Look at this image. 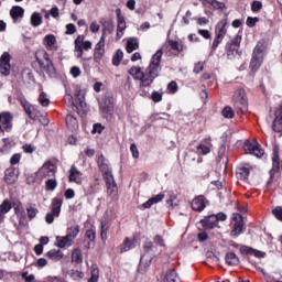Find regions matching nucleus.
Segmentation results:
<instances>
[{
    "label": "nucleus",
    "instance_id": "nucleus-1",
    "mask_svg": "<svg viewBox=\"0 0 282 282\" xmlns=\"http://www.w3.org/2000/svg\"><path fill=\"white\" fill-rule=\"evenodd\" d=\"M163 54L164 52L162 50L156 51V54L152 56L150 64L144 72H142L141 67L135 66L131 67L129 70L130 76H133L134 80H140L139 94L142 98H149V96H151L149 90H145V87H151L155 78L160 76V73L162 72Z\"/></svg>",
    "mask_w": 282,
    "mask_h": 282
},
{
    "label": "nucleus",
    "instance_id": "nucleus-2",
    "mask_svg": "<svg viewBox=\"0 0 282 282\" xmlns=\"http://www.w3.org/2000/svg\"><path fill=\"white\" fill-rule=\"evenodd\" d=\"M37 65L50 78H56V68L47 51H40L35 54V62H32V67L36 69Z\"/></svg>",
    "mask_w": 282,
    "mask_h": 282
},
{
    "label": "nucleus",
    "instance_id": "nucleus-3",
    "mask_svg": "<svg viewBox=\"0 0 282 282\" xmlns=\"http://www.w3.org/2000/svg\"><path fill=\"white\" fill-rule=\"evenodd\" d=\"M232 102L237 113H248V96L246 95V89L238 88L234 93Z\"/></svg>",
    "mask_w": 282,
    "mask_h": 282
},
{
    "label": "nucleus",
    "instance_id": "nucleus-4",
    "mask_svg": "<svg viewBox=\"0 0 282 282\" xmlns=\"http://www.w3.org/2000/svg\"><path fill=\"white\" fill-rule=\"evenodd\" d=\"M279 145H275L272 152V167L269 171V180L267 181V186H272L276 177V173H281V156L279 155Z\"/></svg>",
    "mask_w": 282,
    "mask_h": 282
},
{
    "label": "nucleus",
    "instance_id": "nucleus-5",
    "mask_svg": "<svg viewBox=\"0 0 282 282\" xmlns=\"http://www.w3.org/2000/svg\"><path fill=\"white\" fill-rule=\"evenodd\" d=\"M226 25H228V19H223L216 24L215 39L212 44L213 52L217 51V47H219L220 43L226 39V34H228Z\"/></svg>",
    "mask_w": 282,
    "mask_h": 282
},
{
    "label": "nucleus",
    "instance_id": "nucleus-6",
    "mask_svg": "<svg viewBox=\"0 0 282 282\" xmlns=\"http://www.w3.org/2000/svg\"><path fill=\"white\" fill-rule=\"evenodd\" d=\"M241 41L242 36L237 34L234 39L226 43L225 50L228 58H235V56H241Z\"/></svg>",
    "mask_w": 282,
    "mask_h": 282
},
{
    "label": "nucleus",
    "instance_id": "nucleus-7",
    "mask_svg": "<svg viewBox=\"0 0 282 282\" xmlns=\"http://www.w3.org/2000/svg\"><path fill=\"white\" fill-rule=\"evenodd\" d=\"M107 195L110 198V202H118L120 199V195L118 194V184L116 183V178L109 177L105 180Z\"/></svg>",
    "mask_w": 282,
    "mask_h": 282
},
{
    "label": "nucleus",
    "instance_id": "nucleus-8",
    "mask_svg": "<svg viewBox=\"0 0 282 282\" xmlns=\"http://www.w3.org/2000/svg\"><path fill=\"white\" fill-rule=\"evenodd\" d=\"M113 96H111V94H106L99 101V109L101 113H106V116L113 113Z\"/></svg>",
    "mask_w": 282,
    "mask_h": 282
},
{
    "label": "nucleus",
    "instance_id": "nucleus-9",
    "mask_svg": "<svg viewBox=\"0 0 282 282\" xmlns=\"http://www.w3.org/2000/svg\"><path fill=\"white\" fill-rule=\"evenodd\" d=\"M232 221H234V227L230 231V237H234V239H237L239 235L243 234V216L241 214H234L232 215Z\"/></svg>",
    "mask_w": 282,
    "mask_h": 282
},
{
    "label": "nucleus",
    "instance_id": "nucleus-10",
    "mask_svg": "<svg viewBox=\"0 0 282 282\" xmlns=\"http://www.w3.org/2000/svg\"><path fill=\"white\" fill-rule=\"evenodd\" d=\"M21 105L30 120H39V117L43 113L39 106H34L28 102V100H22Z\"/></svg>",
    "mask_w": 282,
    "mask_h": 282
},
{
    "label": "nucleus",
    "instance_id": "nucleus-11",
    "mask_svg": "<svg viewBox=\"0 0 282 282\" xmlns=\"http://www.w3.org/2000/svg\"><path fill=\"white\" fill-rule=\"evenodd\" d=\"M245 153H249V155H254L256 158H263V149H261V144L258 142L245 141L243 143Z\"/></svg>",
    "mask_w": 282,
    "mask_h": 282
},
{
    "label": "nucleus",
    "instance_id": "nucleus-12",
    "mask_svg": "<svg viewBox=\"0 0 282 282\" xmlns=\"http://www.w3.org/2000/svg\"><path fill=\"white\" fill-rule=\"evenodd\" d=\"M39 175L42 180L47 177H56V164L51 161L45 162L39 170Z\"/></svg>",
    "mask_w": 282,
    "mask_h": 282
},
{
    "label": "nucleus",
    "instance_id": "nucleus-13",
    "mask_svg": "<svg viewBox=\"0 0 282 282\" xmlns=\"http://www.w3.org/2000/svg\"><path fill=\"white\" fill-rule=\"evenodd\" d=\"M11 61L12 55H10L8 52H3L0 56V74H2V76H10V69L12 67L10 65Z\"/></svg>",
    "mask_w": 282,
    "mask_h": 282
},
{
    "label": "nucleus",
    "instance_id": "nucleus-14",
    "mask_svg": "<svg viewBox=\"0 0 282 282\" xmlns=\"http://www.w3.org/2000/svg\"><path fill=\"white\" fill-rule=\"evenodd\" d=\"M97 165L99 171L102 173L104 180H109V177H113V173L111 172V167H109V163H107V159H105V155L100 154L98 156Z\"/></svg>",
    "mask_w": 282,
    "mask_h": 282
},
{
    "label": "nucleus",
    "instance_id": "nucleus-15",
    "mask_svg": "<svg viewBox=\"0 0 282 282\" xmlns=\"http://www.w3.org/2000/svg\"><path fill=\"white\" fill-rule=\"evenodd\" d=\"M210 204V202H208V199H206V196L204 195H198L196 196L192 203H191V208L192 210H194L195 213H202L204 212V209L206 208V206H208Z\"/></svg>",
    "mask_w": 282,
    "mask_h": 282
},
{
    "label": "nucleus",
    "instance_id": "nucleus-16",
    "mask_svg": "<svg viewBox=\"0 0 282 282\" xmlns=\"http://www.w3.org/2000/svg\"><path fill=\"white\" fill-rule=\"evenodd\" d=\"M12 120L14 116L12 112L3 111L0 113V131H10L12 129Z\"/></svg>",
    "mask_w": 282,
    "mask_h": 282
},
{
    "label": "nucleus",
    "instance_id": "nucleus-17",
    "mask_svg": "<svg viewBox=\"0 0 282 282\" xmlns=\"http://www.w3.org/2000/svg\"><path fill=\"white\" fill-rule=\"evenodd\" d=\"M105 56V33H102L99 42L95 45L93 58L95 63L100 64Z\"/></svg>",
    "mask_w": 282,
    "mask_h": 282
},
{
    "label": "nucleus",
    "instance_id": "nucleus-18",
    "mask_svg": "<svg viewBox=\"0 0 282 282\" xmlns=\"http://www.w3.org/2000/svg\"><path fill=\"white\" fill-rule=\"evenodd\" d=\"M200 226L205 230H214V228H218L219 224L217 223V218H215V214L205 216L203 219L199 220Z\"/></svg>",
    "mask_w": 282,
    "mask_h": 282
},
{
    "label": "nucleus",
    "instance_id": "nucleus-19",
    "mask_svg": "<svg viewBox=\"0 0 282 282\" xmlns=\"http://www.w3.org/2000/svg\"><path fill=\"white\" fill-rule=\"evenodd\" d=\"M138 239L126 237L122 243L118 247L120 254H124V252H129V250H133L135 248Z\"/></svg>",
    "mask_w": 282,
    "mask_h": 282
},
{
    "label": "nucleus",
    "instance_id": "nucleus-20",
    "mask_svg": "<svg viewBox=\"0 0 282 282\" xmlns=\"http://www.w3.org/2000/svg\"><path fill=\"white\" fill-rule=\"evenodd\" d=\"M68 181L75 182V184H83V172H80L76 165L70 166Z\"/></svg>",
    "mask_w": 282,
    "mask_h": 282
},
{
    "label": "nucleus",
    "instance_id": "nucleus-21",
    "mask_svg": "<svg viewBox=\"0 0 282 282\" xmlns=\"http://www.w3.org/2000/svg\"><path fill=\"white\" fill-rule=\"evenodd\" d=\"M17 180H19V173L17 172V169L9 167L4 171L6 184H9V185L17 184Z\"/></svg>",
    "mask_w": 282,
    "mask_h": 282
},
{
    "label": "nucleus",
    "instance_id": "nucleus-22",
    "mask_svg": "<svg viewBox=\"0 0 282 282\" xmlns=\"http://www.w3.org/2000/svg\"><path fill=\"white\" fill-rule=\"evenodd\" d=\"M155 249V246L153 245V241H145L143 242V253L141 254V261L144 259V257H149L150 259H153L154 253L153 250Z\"/></svg>",
    "mask_w": 282,
    "mask_h": 282
},
{
    "label": "nucleus",
    "instance_id": "nucleus-23",
    "mask_svg": "<svg viewBox=\"0 0 282 282\" xmlns=\"http://www.w3.org/2000/svg\"><path fill=\"white\" fill-rule=\"evenodd\" d=\"M23 14H25V9H23L22 7L15 6L12 7V9L10 10V17L14 21V23H17L19 19H23Z\"/></svg>",
    "mask_w": 282,
    "mask_h": 282
},
{
    "label": "nucleus",
    "instance_id": "nucleus-24",
    "mask_svg": "<svg viewBox=\"0 0 282 282\" xmlns=\"http://www.w3.org/2000/svg\"><path fill=\"white\" fill-rule=\"evenodd\" d=\"M51 207L53 215H55V217H58L61 215V208H63V198L54 197L52 199Z\"/></svg>",
    "mask_w": 282,
    "mask_h": 282
},
{
    "label": "nucleus",
    "instance_id": "nucleus-25",
    "mask_svg": "<svg viewBox=\"0 0 282 282\" xmlns=\"http://www.w3.org/2000/svg\"><path fill=\"white\" fill-rule=\"evenodd\" d=\"M56 241L57 248H70V246H74V240H72L68 236H57Z\"/></svg>",
    "mask_w": 282,
    "mask_h": 282
},
{
    "label": "nucleus",
    "instance_id": "nucleus-26",
    "mask_svg": "<svg viewBox=\"0 0 282 282\" xmlns=\"http://www.w3.org/2000/svg\"><path fill=\"white\" fill-rule=\"evenodd\" d=\"M261 65H263V56L252 55L251 62L249 65L251 72H259Z\"/></svg>",
    "mask_w": 282,
    "mask_h": 282
},
{
    "label": "nucleus",
    "instance_id": "nucleus-27",
    "mask_svg": "<svg viewBox=\"0 0 282 282\" xmlns=\"http://www.w3.org/2000/svg\"><path fill=\"white\" fill-rule=\"evenodd\" d=\"M268 50V46L265 44V40L258 41L257 45L253 48L252 55L253 56H263L265 54V51Z\"/></svg>",
    "mask_w": 282,
    "mask_h": 282
},
{
    "label": "nucleus",
    "instance_id": "nucleus-28",
    "mask_svg": "<svg viewBox=\"0 0 282 282\" xmlns=\"http://www.w3.org/2000/svg\"><path fill=\"white\" fill-rule=\"evenodd\" d=\"M80 235V225H72L66 229V237H68L73 242L76 237Z\"/></svg>",
    "mask_w": 282,
    "mask_h": 282
},
{
    "label": "nucleus",
    "instance_id": "nucleus-29",
    "mask_svg": "<svg viewBox=\"0 0 282 282\" xmlns=\"http://www.w3.org/2000/svg\"><path fill=\"white\" fill-rule=\"evenodd\" d=\"M236 177L242 182H248V177H250V169L246 166L238 167L236 171Z\"/></svg>",
    "mask_w": 282,
    "mask_h": 282
},
{
    "label": "nucleus",
    "instance_id": "nucleus-30",
    "mask_svg": "<svg viewBox=\"0 0 282 282\" xmlns=\"http://www.w3.org/2000/svg\"><path fill=\"white\" fill-rule=\"evenodd\" d=\"M66 127L69 131H76L78 129V119L73 115H67L65 118Z\"/></svg>",
    "mask_w": 282,
    "mask_h": 282
},
{
    "label": "nucleus",
    "instance_id": "nucleus-31",
    "mask_svg": "<svg viewBox=\"0 0 282 282\" xmlns=\"http://www.w3.org/2000/svg\"><path fill=\"white\" fill-rule=\"evenodd\" d=\"M225 261L227 265H239V263H241L239 257H237V253L235 252H227L225 256Z\"/></svg>",
    "mask_w": 282,
    "mask_h": 282
},
{
    "label": "nucleus",
    "instance_id": "nucleus-32",
    "mask_svg": "<svg viewBox=\"0 0 282 282\" xmlns=\"http://www.w3.org/2000/svg\"><path fill=\"white\" fill-rule=\"evenodd\" d=\"M140 48V44L138 43V39L132 37L130 40H128L127 42V46H126V51L128 54H131L133 52H135V50Z\"/></svg>",
    "mask_w": 282,
    "mask_h": 282
},
{
    "label": "nucleus",
    "instance_id": "nucleus-33",
    "mask_svg": "<svg viewBox=\"0 0 282 282\" xmlns=\"http://www.w3.org/2000/svg\"><path fill=\"white\" fill-rule=\"evenodd\" d=\"M36 205L34 204H28L26 205V215L29 221H32L39 215V208L35 207Z\"/></svg>",
    "mask_w": 282,
    "mask_h": 282
},
{
    "label": "nucleus",
    "instance_id": "nucleus-34",
    "mask_svg": "<svg viewBox=\"0 0 282 282\" xmlns=\"http://www.w3.org/2000/svg\"><path fill=\"white\" fill-rule=\"evenodd\" d=\"M12 207H13L14 214L17 215V217H19V219H23V217H25V209L23 208V204L21 202L13 203Z\"/></svg>",
    "mask_w": 282,
    "mask_h": 282
},
{
    "label": "nucleus",
    "instance_id": "nucleus-35",
    "mask_svg": "<svg viewBox=\"0 0 282 282\" xmlns=\"http://www.w3.org/2000/svg\"><path fill=\"white\" fill-rule=\"evenodd\" d=\"M107 232H109V223L107 220L100 221V237L101 241H107Z\"/></svg>",
    "mask_w": 282,
    "mask_h": 282
},
{
    "label": "nucleus",
    "instance_id": "nucleus-36",
    "mask_svg": "<svg viewBox=\"0 0 282 282\" xmlns=\"http://www.w3.org/2000/svg\"><path fill=\"white\" fill-rule=\"evenodd\" d=\"M44 43L46 45V50H54V45H56V36L54 34L45 35Z\"/></svg>",
    "mask_w": 282,
    "mask_h": 282
},
{
    "label": "nucleus",
    "instance_id": "nucleus-37",
    "mask_svg": "<svg viewBox=\"0 0 282 282\" xmlns=\"http://www.w3.org/2000/svg\"><path fill=\"white\" fill-rule=\"evenodd\" d=\"M58 186V181H56V177L48 178L45 181V191H50L51 193H54Z\"/></svg>",
    "mask_w": 282,
    "mask_h": 282
},
{
    "label": "nucleus",
    "instance_id": "nucleus-38",
    "mask_svg": "<svg viewBox=\"0 0 282 282\" xmlns=\"http://www.w3.org/2000/svg\"><path fill=\"white\" fill-rule=\"evenodd\" d=\"M46 257L52 261H61V259H63V252H61V250L53 249L46 253Z\"/></svg>",
    "mask_w": 282,
    "mask_h": 282
},
{
    "label": "nucleus",
    "instance_id": "nucleus-39",
    "mask_svg": "<svg viewBox=\"0 0 282 282\" xmlns=\"http://www.w3.org/2000/svg\"><path fill=\"white\" fill-rule=\"evenodd\" d=\"M122 58H124V53L122 52V50H117L113 57H112V65H115V67H118L120 65V63H122Z\"/></svg>",
    "mask_w": 282,
    "mask_h": 282
},
{
    "label": "nucleus",
    "instance_id": "nucleus-40",
    "mask_svg": "<svg viewBox=\"0 0 282 282\" xmlns=\"http://www.w3.org/2000/svg\"><path fill=\"white\" fill-rule=\"evenodd\" d=\"M41 23H43V17H41V13L34 12L31 15V25L33 28H39V25H41Z\"/></svg>",
    "mask_w": 282,
    "mask_h": 282
},
{
    "label": "nucleus",
    "instance_id": "nucleus-41",
    "mask_svg": "<svg viewBox=\"0 0 282 282\" xmlns=\"http://www.w3.org/2000/svg\"><path fill=\"white\" fill-rule=\"evenodd\" d=\"M207 3L214 8V10H220L224 12L226 10V3L218 0H207Z\"/></svg>",
    "mask_w": 282,
    "mask_h": 282
},
{
    "label": "nucleus",
    "instance_id": "nucleus-42",
    "mask_svg": "<svg viewBox=\"0 0 282 282\" xmlns=\"http://www.w3.org/2000/svg\"><path fill=\"white\" fill-rule=\"evenodd\" d=\"M12 202L10 199L6 198L2 204H0V212L4 215H8L9 210H12Z\"/></svg>",
    "mask_w": 282,
    "mask_h": 282
},
{
    "label": "nucleus",
    "instance_id": "nucleus-43",
    "mask_svg": "<svg viewBox=\"0 0 282 282\" xmlns=\"http://www.w3.org/2000/svg\"><path fill=\"white\" fill-rule=\"evenodd\" d=\"M272 130L275 133H282V117H275L272 122Z\"/></svg>",
    "mask_w": 282,
    "mask_h": 282
},
{
    "label": "nucleus",
    "instance_id": "nucleus-44",
    "mask_svg": "<svg viewBox=\"0 0 282 282\" xmlns=\"http://www.w3.org/2000/svg\"><path fill=\"white\" fill-rule=\"evenodd\" d=\"M72 261H74L77 264L83 263V251H80V249L73 250Z\"/></svg>",
    "mask_w": 282,
    "mask_h": 282
},
{
    "label": "nucleus",
    "instance_id": "nucleus-45",
    "mask_svg": "<svg viewBox=\"0 0 282 282\" xmlns=\"http://www.w3.org/2000/svg\"><path fill=\"white\" fill-rule=\"evenodd\" d=\"M196 153L197 155H208L210 153V147L200 143L196 147Z\"/></svg>",
    "mask_w": 282,
    "mask_h": 282
},
{
    "label": "nucleus",
    "instance_id": "nucleus-46",
    "mask_svg": "<svg viewBox=\"0 0 282 282\" xmlns=\"http://www.w3.org/2000/svg\"><path fill=\"white\" fill-rule=\"evenodd\" d=\"M221 116L227 118L228 120L235 118V110H232V107L230 106H226L223 110H221Z\"/></svg>",
    "mask_w": 282,
    "mask_h": 282
},
{
    "label": "nucleus",
    "instance_id": "nucleus-47",
    "mask_svg": "<svg viewBox=\"0 0 282 282\" xmlns=\"http://www.w3.org/2000/svg\"><path fill=\"white\" fill-rule=\"evenodd\" d=\"M169 45H170L171 50H174L175 52H184V44H182L177 41L170 40Z\"/></svg>",
    "mask_w": 282,
    "mask_h": 282
},
{
    "label": "nucleus",
    "instance_id": "nucleus-48",
    "mask_svg": "<svg viewBox=\"0 0 282 282\" xmlns=\"http://www.w3.org/2000/svg\"><path fill=\"white\" fill-rule=\"evenodd\" d=\"M177 281V272L175 270H169L165 274L164 282H175Z\"/></svg>",
    "mask_w": 282,
    "mask_h": 282
},
{
    "label": "nucleus",
    "instance_id": "nucleus-49",
    "mask_svg": "<svg viewBox=\"0 0 282 282\" xmlns=\"http://www.w3.org/2000/svg\"><path fill=\"white\" fill-rule=\"evenodd\" d=\"M39 102L42 107H50V98H47V94H45V91L40 94Z\"/></svg>",
    "mask_w": 282,
    "mask_h": 282
},
{
    "label": "nucleus",
    "instance_id": "nucleus-50",
    "mask_svg": "<svg viewBox=\"0 0 282 282\" xmlns=\"http://www.w3.org/2000/svg\"><path fill=\"white\" fill-rule=\"evenodd\" d=\"M124 30H127V22L118 23L117 25V39H122L124 35Z\"/></svg>",
    "mask_w": 282,
    "mask_h": 282
},
{
    "label": "nucleus",
    "instance_id": "nucleus-51",
    "mask_svg": "<svg viewBox=\"0 0 282 282\" xmlns=\"http://www.w3.org/2000/svg\"><path fill=\"white\" fill-rule=\"evenodd\" d=\"M85 238L94 243L96 241V228H90L86 230Z\"/></svg>",
    "mask_w": 282,
    "mask_h": 282
},
{
    "label": "nucleus",
    "instance_id": "nucleus-52",
    "mask_svg": "<svg viewBox=\"0 0 282 282\" xmlns=\"http://www.w3.org/2000/svg\"><path fill=\"white\" fill-rule=\"evenodd\" d=\"M180 87L177 86V82L172 80L167 84V91L169 94H177Z\"/></svg>",
    "mask_w": 282,
    "mask_h": 282
},
{
    "label": "nucleus",
    "instance_id": "nucleus-53",
    "mask_svg": "<svg viewBox=\"0 0 282 282\" xmlns=\"http://www.w3.org/2000/svg\"><path fill=\"white\" fill-rule=\"evenodd\" d=\"M239 252L240 254H252V252H254V249L246 245H240Z\"/></svg>",
    "mask_w": 282,
    "mask_h": 282
},
{
    "label": "nucleus",
    "instance_id": "nucleus-54",
    "mask_svg": "<svg viewBox=\"0 0 282 282\" xmlns=\"http://www.w3.org/2000/svg\"><path fill=\"white\" fill-rule=\"evenodd\" d=\"M130 153H132V158L138 160L140 158V151L138 150V145L135 143H131Z\"/></svg>",
    "mask_w": 282,
    "mask_h": 282
},
{
    "label": "nucleus",
    "instance_id": "nucleus-55",
    "mask_svg": "<svg viewBox=\"0 0 282 282\" xmlns=\"http://www.w3.org/2000/svg\"><path fill=\"white\" fill-rule=\"evenodd\" d=\"M151 100L152 102H162V93L154 90L151 94Z\"/></svg>",
    "mask_w": 282,
    "mask_h": 282
},
{
    "label": "nucleus",
    "instance_id": "nucleus-56",
    "mask_svg": "<svg viewBox=\"0 0 282 282\" xmlns=\"http://www.w3.org/2000/svg\"><path fill=\"white\" fill-rule=\"evenodd\" d=\"M263 9V3L259 0H254L252 3H251V10L252 12H259L260 10Z\"/></svg>",
    "mask_w": 282,
    "mask_h": 282
},
{
    "label": "nucleus",
    "instance_id": "nucleus-57",
    "mask_svg": "<svg viewBox=\"0 0 282 282\" xmlns=\"http://www.w3.org/2000/svg\"><path fill=\"white\" fill-rule=\"evenodd\" d=\"M36 120H39L43 127H47V124H50V119L45 112H42Z\"/></svg>",
    "mask_w": 282,
    "mask_h": 282
},
{
    "label": "nucleus",
    "instance_id": "nucleus-58",
    "mask_svg": "<svg viewBox=\"0 0 282 282\" xmlns=\"http://www.w3.org/2000/svg\"><path fill=\"white\" fill-rule=\"evenodd\" d=\"M272 215H274L278 221H282V206H278L274 209H272Z\"/></svg>",
    "mask_w": 282,
    "mask_h": 282
},
{
    "label": "nucleus",
    "instance_id": "nucleus-59",
    "mask_svg": "<svg viewBox=\"0 0 282 282\" xmlns=\"http://www.w3.org/2000/svg\"><path fill=\"white\" fill-rule=\"evenodd\" d=\"M246 23H247L248 28H254L257 25V23H259V18L248 17Z\"/></svg>",
    "mask_w": 282,
    "mask_h": 282
},
{
    "label": "nucleus",
    "instance_id": "nucleus-60",
    "mask_svg": "<svg viewBox=\"0 0 282 282\" xmlns=\"http://www.w3.org/2000/svg\"><path fill=\"white\" fill-rule=\"evenodd\" d=\"M70 276L72 279H74V281H78L79 279H83L85 276V273L78 270H73Z\"/></svg>",
    "mask_w": 282,
    "mask_h": 282
},
{
    "label": "nucleus",
    "instance_id": "nucleus-61",
    "mask_svg": "<svg viewBox=\"0 0 282 282\" xmlns=\"http://www.w3.org/2000/svg\"><path fill=\"white\" fill-rule=\"evenodd\" d=\"M102 131H105V126H102L101 123H94L93 126V130L91 133H102Z\"/></svg>",
    "mask_w": 282,
    "mask_h": 282
},
{
    "label": "nucleus",
    "instance_id": "nucleus-62",
    "mask_svg": "<svg viewBox=\"0 0 282 282\" xmlns=\"http://www.w3.org/2000/svg\"><path fill=\"white\" fill-rule=\"evenodd\" d=\"M65 199H74L76 197V192L73 188H67L64 193Z\"/></svg>",
    "mask_w": 282,
    "mask_h": 282
},
{
    "label": "nucleus",
    "instance_id": "nucleus-63",
    "mask_svg": "<svg viewBox=\"0 0 282 282\" xmlns=\"http://www.w3.org/2000/svg\"><path fill=\"white\" fill-rule=\"evenodd\" d=\"M197 238H198V241L204 242V241H208L209 236H208V232H206V230H203L197 235Z\"/></svg>",
    "mask_w": 282,
    "mask_h": 282
},
{
    "label": "nucleus",
    "instance_id": "nucleus-64",
    "mask_svg": "<svg viewBox=\"0 0 282 282\" xmlns=\"http://www.w3.org/2000/svg\"><path fill=\"white\" fill-rule=\"evenodd\" d=\"M75 32H76V25H74V23H69L66 25L65 34L72 35V34H75Z\"/></svg>",
    "mask_w": 282,
    "mask_h": 282
}]
</instances>
